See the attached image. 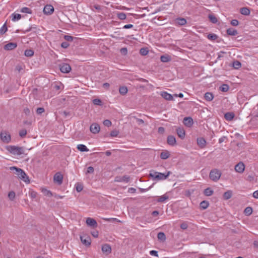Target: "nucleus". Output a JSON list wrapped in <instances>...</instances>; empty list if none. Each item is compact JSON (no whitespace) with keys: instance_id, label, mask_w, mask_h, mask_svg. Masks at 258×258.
Masks as SVG:
<instances>
[{"instance_id":"nucleus-64","label":"nucleus","mask_w":258,"mask_h":258,"mask_svg":"<svg viewBox=\"0 0 258 258\" xmlns=\"http://www.w3.org/2000/svg\"><path fill=\"white\" fill-rule=\"evenodd\" d=\"M180 227L182 229L185 230L187 228L188 226L186 223H182V224H180Z\"/></svg>"},{"instance_id":"nucleus-40","label":"nucleus","mask_w":258,"mask_h":258,"mask_svg":"<svg viewBox=\"0 0 258 258\" xmlns=\"http://www.w3.org/2000/svg\"><path fill=\"white\" fill-rule=\"evenodd\" d=\"M252 212V209L250 207H246L244 210V213L245 215L249 216Z\"/></svg>"},{"instance_id":"nucleus-17","label":"nucleus","mask_w":258,"mask_h":258,"mask_svg":"<svg viewBox=\"0 0 258 258\" xmlns=\"http://www.w3.org/2000/svg\"><path fill=\"white\" fill-rule=\"evenodd\" d=\"M176 133L179 138L183 140L185 138V133L183 127H178L176 128Z\"/></svg>"},{"instance_id":"nucleus-45","label":"nucleus","mask_w":258,"mask_h":258,"mask_svg":"<svg viewBox=\"0 0 258 258\" xmlns=\"http://www.w3.org/2000/svg\"><path fill=\"white\" fill-rule=\"evenodd\" d=\"M117 18L121 20H125L126 18L125 14L123 12H120L117 13Z\"/></svg>"},{"instance_id":"nucleus-48","label":"nucleus","mask_w":258,"mask_h":258,"mask_svg":"<svg viewBox=\"0 0 258 258\" xmlns=\"http://www.w3.org/2000/svg\"><path fill=\"white\" fill-rule=\"evenodd\" d=\"M16 194L14 191H11L8 194V198L10 200L13 201L15 198Z\"/></svg>"},{"instance_id":"nucleus-43","label":"nucleus","mask_w":258,"mask_h":258,"mask_svg":"<svg viewBox=\"0 0 258 258\" xmlns=\"http://www.w3.org/2000/svg\"><path fill=\"white\" fill-rule=\"evenodd\" d=\"M149 52V50L146 47H143L140 50V53L142 55H146Z\"/></svg>"},{"instance_id":"nucleus-7","label":"nucleus","mask_w":258,"mask_h":258,"mask_svg":"<svg viewBox=\"0 0 258 258\" xmlns=\"http://www.w3.org/2000/svg\"><path fill=\"white\" fill-rule=\"evenodd\" d=\"M171 174L170 171H168L166 174L161 172L157 173V176L156 175V180H165L168 178V177Z\"/></svg>"},{"instance_id":"nucleus-26","label":"nucleus","mask_w":258,"mask_h":258,"mask_svg":"<svg viewBox=\"0 0 258 258\" xmlns=\"http://www.w3.org/2000/svg\"><path fill=\"white\" fill-rule=\"evenodd\" d=\"M170 153L168 151L162 152L160 154V157L162 159L165 160L170 157Z\"/></svg>"},{"instance_id":"nucleus-41","label":"nucleus","mask_w":258,"mask_h":258,"mask_svg":"<svg viewBox=\"0 0 258 258\" xmlns=\"http://www.w3.org/2000/svg\"><path fill=\"white\" fill-rule=\"evenodd\" d=\"M8 30V28L7 26L6 23H5L3 26L0 29V34L3 35Z\"/></svg>"},{"instance_id":"nucleus-60","label":"nucleus","mask_w":258,"mask_h":258,"mask_svg":"<svg viewBox=\"0 0 258 258\" xmlns=\"http://www.w3.org/2000/svg\"><path fill=\"white\" fill-rule=\"evenodd\" d=\"M94 171V168L92 166H89L87 168L86 173H92Z\"/></svg>"},{"instance_id":"nucleus-55","label":"nucleus","mask_w":258,"mask_h":258,"mask_svg":"<svg viewBox=\"0 0 258 258\" xmlns=\"http://www.w3.org/2000/svg\"><path fill=\"white\" fill-rule=\"evenodd\" d=\"M230 24L233 26H237L239 24V21L237 19H233L231 21Z\"/></svg>"},{"instance_id":"nucleus-20","label":"nucleus","mask_w":258,"mask_h":258,"mask_svg":"<svg viewBox=\"0 0 258 258\" xmlns=\"http://www.w3.org/2000/svg\"><path fill=\"white\" fill-rule=\"evenodd\" d=\"M161 96L166 100H173L174 98L172 95L165 91L161 92Z\"/></svg>"},{"instance_id":"nucleus-47","label":"nucleus","mask_w":258,"mask_h":258,"mask_svg":"<svg viewBox=\"0 0 258 258\" xmlns=\"http://www.w3.org/2000/svg\"><path fill=\"white\" fill-rule=\"evenodd\" d=\"M207 38L211 40H215L218 38V36L214 33H210L208 35Z\"/></svg>"},{"instance_id":"nucleus-52","label":"nucleus","mask_w":258,"mask_h":258,"mask_svg":"<svg viewBox=\"0 0 258 258\" xmlns=\"http://www.w3.org/2000/svg\"><path fill=\"white\" fill-rule=\"evenodd\" d=\"M27 131L25 129H22L19 131V135L21 138H24L27 134Z\"/></svg>"},{"instance_id":"nucleus-56","label":"nucleus","mask_w":258,"mask_h":258,"mask_svg":"<svg viewBox=\"0 0 258 258\" xmlns=\"http://www.w3.org/2000/svg\"><path fill=\"white\" fill-rule=\"evenodd\" d=\"M111 124L112 123L111 121L109 119H105L103 121V124L107 127L110 126L111 125Z\"/></svg>"},{"instance_id":"nucleus-27","label":"nucleus","mask_w":258,"mask_h":258,"mask_svg":"<svg viewBox=\"0 0 258 258\" xmlns=\"http://www.w3.org/2000/svg\"><path fill=\"white\" fill-rule=\"evenodd\" d=\"M157 238L159 240L164 242L166 240V237L165 233L163 232H160L157 234Z\"/></svg>"},{"instance_id":"nucleus-44","label":"nucleus","mask_w":258,"mask_h":258,"mask_svg":"<svg viewBox=\"0 0 258 258\" xmlns=\"http://www.w3.org/2000/svg\"><path fill=\"white\" fill-rule=\"evenodd\" d=\"M42 192L44 194V195L46 196H47L49 197L53 196V194H52V192L51 191L47 190L46 189H43Z\"/></svg>"},{"instance_id":"nucleus-24","label":"nucleus","mask_w":258,"mask_h":258,"mask_svg":"<svg viewBox=\"0 0 258 258\" xmlns=\"http://www.w3.org/2000/svg\"><path fill=\"white\" fill-rule=\"evenodd\" d=\"M160 60L163 62H167L171 60V57L168 54L161 55L160 57Z\"/></svg>"},{"instance_id":"nucleus-10","label":"nucleus","mask_w":258,"mask_h":258,"mask_svg":"<svg viewBox=\"0 0 258 258\" xmlns=\"http://www.w3.org/2000/svg\"><path fill=\"white\" fill-rule=\"evenodd\" d=\"M81 241L83 244L88 246L91 244V238L89 236L84 235L80 236Z\"/></svg>"},{"instance_id":"nucleus-39","label":"nucleus","mask_w":258,"mask_h":258,"mask_svg":"<svg viewBox=\"0 0 258 258\" xmlns=\"http://www.w3.org/2000/svg\"><path fill=\"white\" fill-rule=\"evenodd\" d=\"M21 13H27L31 14H32V10L27 7H23L20 10Z\"/></svg>"},{"instance_id":"nucleus-6","label":"nucleus","mask_w":258,"mask_h":258,"mask_svg":"<svg viewBox=\"0 0 258 258\" xmlns=\"http://www.w3.org/2000/svg\"><path fill=\"white\" fill-rule=\"evenodd\" d=\"M86 223L88 226L93 228H96L98 226L96 221L94 219L90 217H88L86 219Z\"/></svg>"},{"instance_id":"nucleus-1","label":"nucleus","mask_w":258,"mask_h":258,"mask_svg":"<svg viewBox=\"0 0 258 258\" xmlns=\"http://www.w3.org/2000/svg\"><path fill=\"white\" fill-rule=\"evenodd\" d=\"M6 149L11 154L14 155H21L22 154H27V153H25V148L24 147H18L11 145L7 146Z\"/></svg>"},{"instance_id":"nucleus-31","label":"nucleus","mask_w":258,"mask_h":258,"mask_svg":"<svg viewBox=\"0 0 258 258\" xmlns=\"http://www.w3.org/2000/svg\"><path fill=\"white\" fill-rule=\"evenodd\" d=\"M232 196V191L231 190H228L225 192L223 194V198L224 200H227L231 198Z\"/></svg>"},{"instance_id":"nucleus-14","label":"nucleus","mask_w":258,"mask_h":258,"mask_svg":"<svg viewBox=\"0 0 258 258\" xmlns=\"http://www.w3.org/2000/svg\"><path fill=\"white\" fill-rule=\"evenodd\" d=\"M102 251L103 253H105L106 255L110 253L111 252V246L108 244H104L102 245Z\"/></svg>"},{"instance_id":"nucleus-42","label":"nucleus","mask_w":258,"mask_h":258,"mask_svg":"<svg viewBox=\"0 0 258 258\" xmlns=\"http://www.w3.org/2000/svg\"><path fill=\"white\" fill-rule=\"evenodd\" d=\"M241 67V63L238 60H235L233 62V67L235 69H238Z\"/></svg>"},{"instance_id":"nucleus-63","label":"nucleus","mask_w":258,"mask_h":258,"mask_svg":"<svg viewBox=\"0 0 258 258\" xmlns=\"http://www.w3.org/2000/svg\"><path fill=\"white\" fill-rule=\"evenodd\" d=\"M24 112L27 116H29L30 114V109L26 107L24 109Z\"/></svg>"},{"instance_id":"nucleus-53","label":"nucleus","mask_w":258,"mask_h":258,"mask_svg":"<svg viewBox=\"0 0 258 258\" xmlns=\"http://www.w3.org/2000/svg\"><path fill=\"white\" fill-rule=\"evenodd\" d=\"M118 134H119V131L115 130H113L111 132V133L110 134V137H116L118 135Z\"/></svg>"},{"instance_id":"nucleus-34","label":"nucleus","mask_w":258,"mask_h":258,"mask_svg":"<svg viewBox=\"0 0 258 258\" xmlns=\"http://www.w3.org/2000/svg\"><path fill=\"white\" fill-rule=\"evenodd\" d=\"M34 51L31 49H26L24 52V55L27 57H31L33 56Z\"/></svg>"},{"instance_id":"nucleus-46","label":"nucleus","mask_w":258,"mask_h":258,"mask_svg":"<svg viewBox=\"0 0 258 258\" xmlns=\"http://www.w3.org/2000/svg\"><path fill=\"white\" fill-rule=\"evenodd\" d=\"M92 102L94 105L101 106L103 105L102 101L98 98L94 99L92 100Z\"/></svg>"},{"instance_id":"nucleus-29","label":"nucleus","mask_w":258,"mask_h":258,"mask_svg":"<svg viewBox=\"0 0 258 258\" xmlns=\"http://www.w3.org/2000/svg\"><path fill=\"white\" fill-rule=\"evenodd\" d=\"M209 206V203L207 201H203L200 204V207L201 209L205 210Z\"/></svg>"},{"instance_id":"nucleus-38","label":"nucleus","mask_w":258,"mask_h":258,"mask_svg":"<svg viewBox=\"0 0 258 258\" xmlns=\"http://www.w3.org/2000/svg\"><path fill=\"white\" fill-rule=\"evenodd\" d=\"M229 89V85L227 84H223L220 87V90L223 92H226L228 91Z\"/></svg>"},{"instance_id":"nucleus-33","label":"nucleus","mask_w":258,"mask_h":258,"mask_svg":"<svg viewBox=\"0 0 258 258\" xmlns=\"http://www.w3.org/2000/svg\"><path fill=\"white\" fill-rule=\"evenodd\" d=\"M214 193V191L211 189L210 187H207L204 191V194L206 196H212Z\"/></svg>"},{"instance_id":"nucleus-11","label":"nucleus","mask_w":258,"mask_h":258,"mask_svg":"<svg viewBox=\"0 0 258 258\" xmlns=\"http://www.w3.org/2000/svg\"><path fill=\"white\" fill-rule=\"evenodd\" d=\"M100 126L97 123H92L90 127V132L94 134L98 133L100 131Z\"/></svg>"},{"instance_id":"nucleus-3","label":"nucleus","mask_w":258,"mask_h":258,"mask_svg":"<svg viewBox=\"0 0 258 258\" xmlns=\"http://www.w3.org/2000/svg\"><path fill=\"white\" fill-rule=\"evenodd\" d=\"M221 176V172L217 169H212L209 174V178L214 182L217 181Z\"/></svg>"},{"instance_id":"nucleus-58","label":"nucleus","mask_w":258,"mask_h":258,"mask_svg":"<svg viewBox=\"0 0 258 258\" xmlns=\"http://www.w3.org/2000/svg\"><path fill=\"white\" fill-rule=\"evenodd\" d=\"M69 43L67 41L63 42L61 44V47L63 48H67L69 46Z\"/></svg>"},{"instance_id":"nucleus-25","label":"nucleus","mask_w":258,"mask_h":258,"mask_svg":"<svg viewBox=\"0 0 258 258\" xmlns=\"http://www.w3.org/2000/svg\"><path fill=\"white\" fill-rule=\"evenodd\" d=\"M214 95L212 93L207 92L205 94L204 98L208 101H211L213 99Z\"/></svg>"},{"instance_id":"nucleus-23","label":"nucleus","mask_w":258,"mask_h":258,"mask_svg":"<svg viewBox=\"0 0 258 258\" xmlns=\"http://www.w3.org/2000/svg\"><path fill=\"white\" fill-rule=\"evenodd\" d=\"M226 33L228 35L235 36L238 34V32L236 29L230 28L227 29Z\"/></svg>"},{"instance_id":"nucleus-61","label":"nucleus","mask_w":258,"mask_h":258,"mask_svg":"<svg viewBox=\"0 0 258 258\" xmlns=\"http://www.w3.org/2000/svg\"><path fill=\"white\" fill-rule=\"evenodd\" d=\"M158 132L160 134H163L165 132V128L162 126H160L158 129Z\"/></svg>"},{"instance_id":"nucleus-4","label":"nucleus","mask_w":258,"mask_h":258,"mask_svg":"<svg viewBox=\"0 0 258 258\" xmlns=\"http://www.w3.org/2000/svg\"><path fill=\"white\" fill-rule=\"evenodd\" d=\"M0 137L1 140L4 143H9L11 141V135L6 132H2L0 134Z\"/></svg>"},{"instance_id":"nucleus-18","label":"nucleus","mask_w":258,"mask_h":258,"mask_svg":"<svg viewBox=\"0 0 258 258\" xmlns=\"http://www.w3.org/2000/svg\"><path fill=\"white\" fill-rule=\"evenodd\" d=\"M130 176L127 175H124L123 176H116L115 178L116 182H128L130 180Z\"/></svg>"},{"instance_id":"nucleus-12","label":"nucleus","mask_w":258,"mask_h":258,"mask_svg":"<svg viewBox=\"0 0 258 258\" xmlns=\"http://www.w3.org/2000/svg\"><path fill=\"white\" fill-rule=\"evenodd\" d=\"M183 123L185 126L191 127L193 125L194 121L191 117H185L183 119Z\"/></svg>"},{"instance_id":"nucleus-49","label":"nucleus","mask_w":258,"mask_h":258,"mask_svg":"<svg viewBox=\"0 0 258 258\" xmlns=\"http://www.w3.org/2000/svg\"><path fill=\"white\" fill-rule=\"evenodd\" d=\"M159 173L158 172L155 171L154 170H151L150 171V173H149V176L150 177L152 178L153 180H156L155 177H154V176H156V175L157 176V173Z\"/></svg>"},{"instance_id":"nucleus-57","label":"nucleus","mask_w":258,"mask_h":258,"mask_svg":"<svg viewBox=\"0 0 258 258\" xmlns=\"http://www.w3.org/2000/svg\"><path fill=\"white\" fill-rule=\"evenodd\" d=\"M120 52L123 55H126L127 53V49L126 47L120 49Z\"/></svg>"},{"instance_id":"nucleus-54","label":"nucleus","mask_w":258,"mask_h":258,"mask_svg":"<svg viewBox=\"0 0 258 258\" xmlns=\"http://www.w3.org/2000/svg\"><path fill=\"white\" fill-rule=\"evenodd\" d=\"M45 109L43 107H38L36 110V113L38 115L41 114L42 113L44 112Z\"/></svg>"},{"instance_id":"nucleus-28","label":"nucleus","mask_w":258,"mask_h":258,"mask_svg":"<svg viewBox=\"0 0 258 258\" xmlns=\"http://www.w3.org/2000/svg\"><path fill=\"white\" fill-rule=\"evenodd\" d=\"M175 22L180 26L184 25L187 22L186 19L183 18H178L176 19Z\"/></svg>"},{"instance_id":"nucleus-19","label":"nucleus","mask_w":258,"mask_h":258,"mask_svg":"<svg viewBox=\"0 0 258 258\" xmlns=\"http://www.w3.org/2000/svg\"><path fill=\"white\" fill-rule=\"evenodd\" d=\"M167 143L170 146H174L176 144V140L174 136L170 135L167 137Z\"/></svg>"},{"instance_id":"nucleus-9","label":"nucleus","mask_w":258,"mask_h":258,"mask_svg":"<svg viewBox=\"0 0 258 258\" xmlns=\"http://www.w3.org/2000/svg\"><path fill=\"white\" fill-rule=\"evenodd\" d=\"M54 181L58 185H60L62 183L63 176L60 172H57L53 177Z\"/></svg>"},{"instance_id":"nucleus-32","label":"nucleus","mask_w":258,"mask_h":258,"mask_svg":"<svg viewBox=\"0 0 258 258\" xmlns=\"http://www.w3.org/2000/svg\"><path fill=\"white\" fill-rule=\"evenodd\" d=\"M128 91L127 88L125 86H121L119 88V93L122 95H125Z\"/></svg>"},{"instance_id":"nucleus-13","label":"nucleus","mask_w":258,"mask_h":258,"mask_svg":"<svg viewBox=\"0 0 258 258\" xmlns=\"http://www.w3.org/2000/svg\"><path fill=\"white\" fill-rule=\"evenodd\" d=\"M245 169V165L242 162H239L235 166V170L238 173H242Z\"/></svg>"},{"instance_id":"nucleus-15","label":"nucleus","mask_w":258,"mask_h":258,"mask_svg":"<svg viewBox=\"0 0 258 258\" xmlns=\"http://www.w3.org/2000/svg\"><path fill=\"white\" fill-rule=\"evenodd\" d=\"M17 46V43L9 42L4 46V48L5 50H12L16 48Z\"/></svg>"},{"instance_id":"nucleus-2","label":"nucleus","mask_w":258,"mask_h":258,"mask_svg":"<svg viewBox=\"0 0 258 258\" xmlns=\"http://www.w3.org/2000/svg\"><path fill=\"white\" fill-rule=\"evenodd\" d=\"M10 169L11 170H15L16 172H15V173L17 175L19 178H20L24 182L26 183L30 182L28 176L27 175V174L25 173V172L23 169L16 166H12L10 168Z\"/></svg>"},{"instance_id":"nucleus-51","label":"nucleus","mask_w":258,"mask_h":258,"mask_svg":"<svg viewBox=\"0 0 258 258\" xmlns=\"http://www.w3.org/2000/svg\"><path fill=\"white\" fill-rule=\"evenodd\" d=\"M64 39L68 42L72 41L74 39H76V38L72 36L66 35L63 37Z\"/></svg>"},{"instance_id":"nucleus-16","label":"nucleus","mask_w":258,"mask_h":258,"mask_svg":"<svg viewBox=\"0 0 258 258\" xmlns=\"http://www.w3.org/2000/svg\"><path fill=\"white\" fill-rule=\"evenodd\" d=\"M197 144L201 148H204L206 146V141L204 138H198L197 139Z\"/></svg>"},{"instance_id":"nucleus-50","label":"nucleus","mask_w":258,"mask_h":258,"mask_svg":"<svg viewBox=\"0 0 258 258\" xmlns=\"http://www.w3.org/2000/svg\"><path fill=\"white\" fill-rule=\"evenodd\" d=\"M83 185L79 182L76 184V189L78 192H80L83 190Z\"/></svg>"},{"instance_id":"nucleus-21","label":"nucleus","mask_w":258,"mask_h":258,"mask_svg":"<svg viewBox=\"0 0 258 258\" xmlns=\"http://www.w3.org/2000/svg\"><path fill=\"white\" fill-rule=\"evenodd\" d=\"M235 114L232 112H227L224 114V118L227 121H231L233 119Z\"/></svg>"},{"instance_id":"nucleus-35","label":"nucleus","mask_w":258,"mask_h":258,"mask_svg":"<svg viewBox=\"0 0 258 258\" xmlns=\"http://www.w3.org/2000/svg\"><path fill=\"white\" fill-rule=\"evenodd\" d=\"M168 199L169 197L167 196L166 194H165L162 196L159 197L158 199L157 200V202L158 203H163Z\"/></svg>"},{"instance_id":"nucleus-5","label":"nucleus","mask_w":258,"mask_h":258,"mask_svg":"<svg viewBox=\"0 0 258 258\" xmlns=\"http://www.w3.org/2000/svg\"><path fill=\"white\" fill-rule=\"evenodd\" d=\"M59 69L62 73H68L71 71V67L68 63H62L59 64Z\"/></svg>"},{"instance_id":"nucleus-36","label":"nucleus","mask_w":258,"mask_h":258,"mask_svg":"<svg viewBox=\"0 0 258 258\" xmlns=\"http://www.w3.org/2000/svg\"><path fill=\"white\" fill-rule=\"evenodd\" d=\"M11 17L13 21H16L19 20L21 18L22 16L19 14L14 13L12 15Z\"/></svg>"},{"instance_id":"nucleus-30","label":"nucleus","mask_w":258,"mask_h":258,"mask_svg":"<svg viewBox=\"0 0 258 258\" xmlns=\"http://www.w3.org/2000/svg\"><path fill=\"white\" fill-rule=\"evenodd\" d=\"M77 149L81 152H87L89 151V149L87 147L83 144L78 145L77 147Z\"/></svg>"},{"instance_id":"nucleus-62","label":"nucleus","mask_w":258,"mask_h":258,"mask_svg":"<svg viewBox=\"0 0 258 258\" xmlns=\"http://www.w3.org/2000/svg\"><path fill=\"white\" fill-rule=\"evenodd\" d=\"M254 179V175L253 174H250L246 177V180L249 181H251Z\"/></svg>"},{"instance_id":"nucleus-59","label":"nucleus","mask_w":258,"mask_h":258,"mask_svg":"<svg viewBox=\"0 0 258 258\" xmlns=\"http://www.w3.org/2000/svg\"><path fill=\"white\" fill-rule=\"evenodd\" d=\"M150 254L151 255L155 256L156 257H158V252L157 251L155 250H152L150 251Z\"/></svg>"},{"instance_id":"nucleus-22","label":"nucleus","mask_w":258,"mask_h":258,"mask_svg":"<svg viewBox=\"0 0 258 258\" xmlns=\"http://www.w3.org/2000/svg\"><path fill=\"white\" fill-rule=\"evenodd\" d=\"M240 13L243 15L248 16L250 15V9L247 7H243L240 9Z\"/></svg>"},{"instance_id":"nucleus-8","label":"nucleus","mask_w":258,"mask_h":258,"mask_svg":"<svg viewBox=\"0 0 258 258\" xmlns=\"http://www.w3.org/2000/svg\"><path fill=\"white\" fill-rule=\"evenodd\" d=\"M54 8L51 5H46L43 10L44 14L47 15H51L54 12Z\"/></svg>"},{"instance_id":"nucleus-37","label":"nucleus","mask_w":258,"mask_h":258,"mask_svg":"<svg viewBox=\"0 0 258 258\" xmlns=\"http://www.w3.org/2000/svg\"><path fill=\"white\" fill-rule=\"evenodd\" d=\"M208 18L209 19L210 21L213 24H216L218 22L217 18L214 15H209Z\"/></svg>"}]
</instances>
